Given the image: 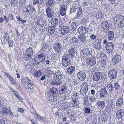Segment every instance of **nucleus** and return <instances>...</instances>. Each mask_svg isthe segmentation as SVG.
<instances>
[{"mask_svg":"<svg viewBox=\"0 0 124 124\" xmlns=\"http://www.w3.org/2000/svg\"><path fill=\"white\" fill-rule=\"evenodd\" d=\"M39 54L36 55L34 58L35 62L38 64H39L41 62H44L45 61V54H46L45 51H42V50H40L38 52Z\"/></svg>","mask_w":124,"mask_h":124,"instance_id":"f257e3e1","label":"nucleus"},{"mask_svg":"<svg viewBox=\"0 0 124 124\" xmlns=\"http://www.w3.org/2000/svg\"><path fill=\"white\" fill-rule=\"evenodd\" d=\"M113 20L116 26L120 27H123L124 26V18L122 15H117L114 17Z\"/></svg>","mask_w":124,"mask_h":124,"instance_id":"f03ea898","label":"nucleus"},{"mask_svg":"<svg viewBox=\"0 0 124 124\" xmlns=\"http://www.w3.org/2000/svg\"><path fill=\"white\" fill-rule=\"evenodd\" d=\"M70 13H77V15L75 17V18H78L80 16L82 13V9L80 7L77 6V5H75L72 6L70 9Z\"/></svg>","mask_w":124,"mask_h":124,"instance_id":"7ed1b4c3","label":"nucleus"},{"mask_svg":"<svg viewBox=\"0 0 124 124\" xmlns=\"http://www.w3.org/2000/svg\"><path fill=\"white\" fill-rule=\"evenodd\" d=\"M23 83V85L24 87L26 89H28L29 91H31L33 89V85L31 82V80L28 77L23 78L22 80Z\"/></svg>","mask_w":124,"mask_h":124,"instance_id":"20e7f679","label":"nucleus"},{"mask_svg":"<svg viewBox=\"0 0 124 124\" xmlns=\"http://www.w3.org/2000/svg\"><path fill=\"white\" fill-rule=\"evenodd\" d=\"M63 77L62 74L60 71L59 70L56 71L53 75V78L54 79H57V80L62 82V81H61V80L62 79Z\"/></svg>","mask_w":124,"mask_h":124,"instance_id":"39448f33","label":"nucleus"},{"mask_svg":"<svg viewBox=\"0 0 124 124\" xmlns=\"http://www.w3.org/2000/svg\"><path fill=\"white\" fill-rule=\"evenodd\" d=\"M47 16H45L41 19L38 20L36 23V25L38 26H40L41 27L44 26L46 21V19H47Z\"/></svg>","mask_w":124,"mask_h":124,"instance_id":"423d86ee","label":"nucleus"},{"mask_svg":"<svg viewBox=\"0 0 124 124\" xmlns=\"http://www.w3.org/2000/svg\"><path fill=\"white\" fill-rule=\"evenodd\" d=\"M108 24L107 22L105 21H102L101 25V31L103 32L106 33L109 30L108 28Z\"/></svg>","mask_w":124,"mask_h":124,"instance_id":"0eeeda50","label":"nucleus"},{"mask_svg":"<svg viewBox=\"0 0 124 124\" xmlns=\"http://www.w3.org/2000/svg\"><path fill=\"white\" fill-rule=\"evenodd\" d=\"M77 76L78 79L81 81H84L86 77L85 73L82 71L77 73Z\"/></svg>","mask_w":124,"mask_h":124,"instance_id":"6e6552de","label":"nucleus"},{"mask_svg":"<svg viewBox=\"0 0 124 124\" xmlns=\"http://www.w3.org/2000/svg\"><path fill=\"white\" fill-rule=\"evenodd\" d=\"M108 75L110 79H113L116 78L117 76V73L115 70H112L109 71Z\"/></svg>","mask_w":124,"mask_h":124,"instance_id":"1a4fd4ad","label":"nucleus"},{"mask_svg":"<svg viewBox=\"0 0 124 124\" xmlns=\"http://www.w3.org/2000/svg\"><path fill=\"white\" fill-rule=\"evenodd\" d=\"M62 47L61 43L56 42L54 44L53 48L56 52L59 53L62 49Z\"/></svg>","mask_w":124,"mask_h":124,"instance_id":"9d476101","label":"nucleus"},{"mask_svg":"<svg viewBox=\"0 0 124 124\" xmlns=\"http://www.w3.org/2000/svg\"><path fill=\"white\" fill-rule=\"evenodd\" d=\"M78 30L79 34L81 35L85 34L88 31V30L87 28L83 26L79 27Z\"/></svg>","mask_w":124,"mask_h":124,"instance_id":"9b49d317","label":"nucleus"},{"mask_svg":"<svg viewBox=\"0 0 124 124\" xmlns=\"http://www.w3.org/2000/svg\"><path fill=\"white\" fill-rule=\"evenodd\" d=\"M93 44L94 49L100 51L101 47L100 40L97 39L94 42Z\"/></svg>","mask_w":124,"mask_h":124,"instance_id":"f8f14e48","label":"nucleus"},{"mask_svg":"<svg viewBox=\"0 0 124 124\" xmlns=\"http://www.w3.org/2000/svg\"><path fill=\"white\" fill-rule=\"evenodd\" d=\"M78 41L77 38L75 37H72L69 42V44L72 46H76L78 43Z\"/></svg>","mask_w":124,"mask_h":124,"instance_id":"ddd939ff","label":"nucleus"},{"mask_svg":"<svg viewBox=\"0 0 124 124\" xmlns=\"http://www.w3.org/2000/svg\"><path fill=\"white\" fill-rule=\"evenodd\" d=\"M86 62L90 66L94 65L96 63L95 59L94 57H91L87 58L86 60Z\"/></svg>","mask_w":124,"mask_h":124,"instance_id":"4468645a","label":"nucleus"},{"mask_svg":"<svg viewBox=\"0 0 124 124\" xmlns=\"http://www.w3.org/2000/svg\"><path fill=\"white\" fill-rule=\"evenodd\" d=\"M102 74L99 72H96L94 74L93 76V80L97 81L102 79Z\"/></svg>","mask_w":124,"mask_h":124,"instance_id":"2eb2a0df","label":"nucleus"},{"mask_svg":"<svg viewBox=\"0 0 124 124\" xmlns=\"http://www.w3.org/2000/svg\"><path fill=\"white\" fill-rule=\"evenodd\" d=\"M124 115V110L121 109L118 110L116 114L117 118L118 119H121L123 117Z\"/></svg>","mask_w":124,"mask_h":124,"instance_id":"dca6fc26","label":"nucleus"},{"mask_svg":"<svg viewBox=\"0 0 124 124\" xmlns=\"http://www.w3.org/2000/svg\"><path fill=\"white\" fill-rule=\"evenodd\" d=\"M61 31L62 34H66L69 32L70 31L69 27L67 26H63L61 28Z\"/></svg>","mask_w":124,"mask_h":124,"instance_id":"f3484780","label":"nucleus"},{"mask_svg":"<svg viewBox=\"0 0 124 124\" xmlns=\"http://www.w3.org/2000/svg\"><path fill=\"white\" fill-rule=\"evenodd\" d=\"M47 15L49 18H52L53 16V13L52 9L48 7L46 9V11Z\"/></svg>","mask_w":124,"mask_h":124,"instance_id":"a211bd4d","label":"nucleus"},{"mask_svg":"<svg viewBox=\"0 0 124 124\" xmlns=\"http://www.w3.org/2000/svg\"><path fill=\"white\" fill-rule=\"evenodd\" d=\"M67 90L68 88L66 85H62L60 88L59 94L60 95L63 94Z\"/></svg>","mask_w":124,"mask_h":124,"instance_id":"6ab92c4d","label":"nucleus"},{"mask_svg":"<svg viewBox=\"0 0 124 124\" xmlns=\"http://www.w3.org/2000/svg\"><path fill=\"white\" fill-rule=\"evenodd\" d=\"M114 33L112 31L108 32L107 35V38L108 40H112L114 38Z\"/></svg>","mask_w":124,"mask_h":124,"instance_id":"aec40b11","label":"nucleus"},{"mask_svg":"<svg viewBox=\"0 0 124 124\" xmlns=\"http://www.w3.org/2000/svg\"><path fill=\"white\" fill-rule=\"evenodd\" d=\"M121 56L119 55L116 54L115 55L112 59L114 63L116 64L119 62L121 60Z\"/></svg>","mask_w":124,"mask_h":124,"instance_id":"412c9836","label":"nucleus"},{"mask_svg":"<svg viewBox=\"0 0 124 124\" xmlns=\"http://www.w3.org/2000/svg\"><path fill=\"white\" fill-rule=\"evenodd\" d=\"M26 52L28 57H32L33 54V50L31 47H30L28 48L26 51Z\"/></svg>","mask_w":124,"mask_h":124,"instance_id":"4be33fe9","label":"nucleus"},{"mask_svg":"<svg viewBox=\"0 0 124 124\" xmlns=\"http://www.w3.org/2000/svg\"><path fill=\"white\" fill-rule=\"evenodd\" d=\"M92 50L91 48H85L84 49L83 52L85 55L88 56L92 53Z\"/></svg>","mask_w":124,"mask_h":124,"instance_id":"5701e85b","label":"nucleus"},{"mask_svg":"<svg viewBox=\"0 0 124 124\" xmlns=\"http://www.w3.org/2000/svg\"><path fill=\"white\" fill-rule=\"evenodd\" d=\"M51 95L53 96L55 95H57L58 94V91L57 89L55 87L52 88L50 91Z\"/></svg>","mask_w":124,"mask_h":124,"instance_id":"b1692460","label":"nucleus"},{"mask_svg":"<svg viewBox=\"0 0 124 124\" xmlns=\"http://www.w3.org/2000/svg\"><path fill=\"white\" fill-rule=\"evenodd\" d=\"M107 90L105 88L101 89L100 92V95L101 98H103L106 96L107 93Z\"/></svg>","mask_w":124,"mask_h":124,"instance_id":"393cba45","label":"nucleus"},{"mask_svg":"<svg viewBox=\"0 0 124 124\" xmlns=\"http://www.w3.org/2000/svg\"><path fill=\"white\" fill-rule=\"evenodd\" d=\"M75 70V67L74 66H70L69 67L67 68V72L68 73L71 75L72 74L73 72Z\"/></svg>","mask_w":124,"mask_h":124,"instance_id":"a878e982","label":"nucleus"},{"mask_svg":"<svg viewBox=\"0 0 124 124\" xmlns=\"http://www.w3.org/2000/svg\"><path fill=\"white\" fill-rule=\"evenodd\" d=\"M42 73L41 69H39L38 71L35 70L34 72L33 75L35 77H40Z\"/></svg>","mask_w":124,"mask_h":124,"instance_id":"bb28decb","label":"nucleus"},{"mask_svg":"<svg viewBox=\"0 0 124 124\" xmlns=\"http://www.w3.org/2000/svg\"><path fill=\"white\" fill-rule=\"evenodd\" d=\"M97 104L98 105V108L100 107L102 109L105 106V103L103 101L99 100L96 102Z\"/></svg>","mask_w":124,"mask_h":124,"instance_id":"cd10ccee","label":"nucleus"},{"mask_svg":"<svg viewBox=\"0 0 124 124\" xmlns=\"http://www.w3.org/2000/svg\"><path fill=\"white\" fill-rule=\"evenodd\" d=\"M78 25V24L76 22H72L70 26L71 31H74L76 29Z\"/></svg>","mask_w":124,"mask_h":124,"instance_id":"c85d7f7f","label":"nucleus"},{"mask_svg":"<svg viewBox=\"0 0 124 124\" xmlns=\"http://www.w3.org/2000/svg\"><path fill=\"white\" fill-rule=\"evenodd\" d=\"M34 116L35 119L39 121L41 120L42 121L43 118L41 117L38 113L36 112L34 113Z\"/></svg>","mask_w":124,"mask_h":124,"instance_id":"c756f323","label":"nucleus"},{"mask_svg":"<svg viewBox=\"0 0 124 124\" xmlns=\"http://www.w3.org/2000/svg\"><path fill=\"white\" fill-rule=\"evenodd\" d=\"M55 27L53 26H50L48 29V33L51 34H53L55 32Z\"/></svg>","mask_w":124,"mask_h":124,"instance_id":"7c9ffc66","label":"nucleus"},{"mask_svg":"<svg viewBox=\"0 0 124 124\" xmlns=\"http://www.w3.org/2000/svg\"><path fill=\"white\" fill-rule=\"evenodd\" d=\"M123 100L121 98H120L117 100L116 103V106L120 107L123 105Z\"/></svg>","mask_w":124,"mask_h":124,"instance_id":"2f4dec72","label":"nucleus"},{"mask_svg":"<svg viewBox=\"0 0 124 124\" xmlns=\"http://www.w3.org/2000/svg\"><path fill=\"white\" fill-rule=\"evenodd\" d=\"M12 92L13 93V95L16 96L21 102H22L23 101V100L21 97L19 95L18 93L15 90Z\"/></svg>","mask_w":124,"mask_h":124,"instance_id":"473e14b6","label":"nucleus"},{"mask_svg":"<svg viewBox=\"0 0 124 124\" xmlns=\"http://www.w3.org/2000/svg\"><path fill=\"white\" fill-rule=\"evenodd\" d=\"M76 52V50L74 48H71L69 50V54L71 56H74Z\"/></svg>","mask_w":124,"mask_h":124,"instance_id":"72a5a7b5","label":"nucleus"},{"mask_svg":"<svg viewBox=\"0 0 124 124\" xmlns=\"http://www.w3.org/2000/svg\"><path fill=\"white\" fill-rule=\"evenodd\" d=\"M70 61V58L69 55L67 54H64L62 56V61Z\"/></svg>","mask_w":124,"mask_h":124,"instance_id":"f704fd0d","label":"nucleus"},{"mask_svg":"<svg viewBox=\"0 0 124 124\" xmlns=\"http://www.w3.org/2000/svg\"><path fill=\"white\" fill-rule=\"evenodd\" d=\"M51 24L53 25H56L58 23V20L57 18H53L51 20Z\"/></svg>","mask_w":124,"mask_h":124,"instance_id":"c9c22d12","label":"nucleus"},{"mask_svg":"<svg viewBox=\"0 0 124 124\" xmlns=\"http://www.w3.org/2000/svg\"><path fill=\"white\" fill-rule=\"evenodd\" d=\"M62 83L61 81H60L58 80H57L56 79H54V80L51 82V84L53 85H60L62 84Z\"/></svg>","mask_w":124,"mask_h":124,"instance_id":"e433bc0d","label":"nucleus"},{"mask_svg":"<svg viewBox=\"0 0 124 124\" xmlns=\"http://www.w3.org/2000/svg\"><path fill=\"white\" fill-rule=\"evenodd\" d=\"M89 102L87 96L85 95L84 97L83 105L86 106L89 105Z\"/></svg>","mask_w":124,"mask_h":124,"instance_id":"4c0bfd02","label":"nucleus"},{"mask_svg":"<svg viewBox=\"0 0 124 124\" xmlns=\"http://www.w3.org/2000/svg\"><path fill=\"white\" fill-rule=\"evenodd\" d=\"M105 49L106 52L108 54L112 53L113 51L114 48L112 47H105Z\"/></svg>","mask_w":124,"mask_h":124,"instance_id":"58836bf2","label":"nucleus"},{"mask_svg":"<svg viewBox=\"0 0 124 124\" xmlns=\"http://www.w3.org/2000/svg\"><path fill=\"white\" fill-rule=\"evenodd\" d=\"M25 9H26V12H28L30 14L32 13L33 12L32 7L30 5L28 6Z\"/></svg>","mask_w":124,"mask_h":124,"instance_id":"ea45409f","label":"nucleus"},{"mask_svg":"<svg viewBox=\"0 0 124 124\" xmlns=\"http://www.w3.org/2000/svg\"><path fill=\"white\" fill-rule=\"evenodd\" d=\"M106 87L105 88H106V90H108L109 92H111L113 88V86L112 84H108L107 85Z\"/></svg>","mask_w":124,"mask_h":124,"instance_id":"a19ab883","label":"nucleus"},{"mask_svg":"<svg viewBox=\"0 0 124 124\" xmlns=\"http://www.w3.org/2000/svg\"><path fill=\"white\" fill-rule=\"evenodd\" d=\"M66 8L63 7H62L60 11L61 15L62 16H64L66 15Z\"/></svg>","mask_w":124,"mask_h":124,"instance_id":"79ce46f5","label":"nucleus"},{"mask_svg":"<svg viewBox=\"0 0 124 124\" xmlns=\"http://www.w3.org/2000/svg\"><path fill=\"white\" fill-rule=\"evenodd\" d=\"M70 61H62V63L64 67H67L68 66L70 63Z\"/></svg>","mask_w":124,"mask_h":124,"instance_id":"37998d69","label":"nucleus"},{"mask_svg":"<svg viewBox=\"0 0 124 124\" xmlns=\"http://www.w3.org/2000/svg\"><path fill=\"white\" fill-rule=\"evenodd\" d=\"M10 108H6V107H3L2 108V113L6 114H8L9 110Z\"/></svg>","mask_w":124,"mask_h":124,"instance_id":"c03bdc74","label":"nucleus"},{"mask_svg":"<svg viewBox=\"0 0 124 124\" xmlns=\"http://www.w3.org/2000/svg\"><path fill=\"white\" fill-rule=\"evenodd\" d=\"M80 41V42L83 43L86 40L85 36L83 35H80L78 36Z\"/></svg>","mask_w":124,"mask_h":124,"instance_id":"a18cd8bd","label":"nucleus"},{"mask_svg":"<svg viewBox=\"0 0 124 124\" xmlns=\"http://www.w3.org/2000/svg\"><path fill=\"white\" fill-rule=\"evenodd\" d=\"M88 86L87 84L85 82L83 83L81 85V89L88 90Z\"/></svg>","mask_w":124,"mask_h":124,"instance_id":"49530a36","label":"nucleus"},{"mask_svg":"<svg viewBox=\"0 0 124 124\" xmlns=\"http://www.w3.org/2000/svg\"><path fill=\"white\" fill-rule=\"evenodd\" d=\"M96 14V16L98 19H101L103 16V14L101 12L97 11Z\"/></svg>","mask_w":124,"mask_h":124,"instance_id":"de8ad7c7","label":"nucleus"},{"mask_svg":"<svg viewBox=\"0 0 124 124\" xmlns=\"http://www.w3.org/2000/svg\"><path fill=\"white\" fill-rule=\"evenodd\" d=\"M95 98L94 96L92 95L90 96L89 98V100L90 101L91 103L95 102L96 101Z\"/></svg>","mask_w":124,"mask_h":124,"instance_id":"09e8293b","label":"nucleus"},{"mask_svg":"<svg viewBox=\"0 0 124 124\" xmlns=\"http://www.w3.org/2000/svg\"><path fill=\"white\" fill-rule=\"evenodd\" d=\"M100 56L101 59H103V60L106 61L107 56L104 53H101L100 54Z\"/></svg>","mask_w":124,"mask_h":124,"instance_id":"8fccbe9b","label":"nucleus"},{"mask_svg":"<svg viewBox=\"0 0 124 124\" xmlns=\"http://www.w3.org/2000/svg\"><path fill=\"white\" fill-rule=\"evenodd\" d=\"M9 78L12 83L16 85L17 83L16 82L15 80L12 76H11Z\"/></svg>","mask_w":124,"mask_h":124,"instance_id":"3c124183","label":"nucleus"},{"mask_svg":"<svg viewBox=\"0 0 124 124\" xmlns=\"http://www.w3.org/2000/svg\"><path fill=\"white\" fill-rule=\"evenodd\" d=\"M76 98H74V103L73 104L74 106L73 107L75 108H76L78 107L79 105V103L77 102V101L76 99Z\"/></svg>","mask_w":124,"mask_h":124,"instance_id":"603ef678","label":"nucleus"},{"mask_svg":"<svg viewBox=\"0 0 124 124\" xmlns=\"http://www.w3.org/2000/svg\"><path fill=\"white\" fill-rule=\"evenodd\" d=\"M88 91V90L81 89L80 90L81 94L83 95H85Z\"/></svg>","mask_w":124,"mask_h":124,"instance_id":"864d4df0","label":"nucleus"},{"mask_svg":"<svg viewBox=\"0 0 124 124\" xmlns=\"http://www.w3.org/2000/svg\"><path fill=\"white\" fill-rule=\"evenodd\" d=\"M105 47H112L114 48V44H113L112 42H109L107 44Z\"/></svg>","mask_w":124,"mask_h":124,"instance_id":"5fc2aeb1","label":"nucleus"},{"mask_svg":"<svg viewBox=\"0 0 124 124\" xmlns=\"http://www.w3.org/2000/svg\"><path fill=\"white\" fill-rule=\"evenodd\" d=\"M63 109H64L65 110H68L69 109L68 105V104L67 103H66L64 104L63 105Z\"/></svg>","mask_w":124,"mask_h":124,"instance_id":"6e6d98bb","label":"nucleus"},{"mask_svg":"<svg viewBox=\"0 0 124 124\" xmlns=\"http://www.w3.org/2000/svg\"><path fill=\"white\" fill-rule=\"evenodd\" d=\"M54 1L52 0H49L47 3V5L50 6L54 3Z\"/></svg>","mask_w":124,"mask_h":124,"instance_id":"4d7b16f0","label":"nucleus"},{"mask_svg":"<svg viewBox=\"0 0 124 124\" xmlns=\"http://www.w3.org/2000/svg\"><path fill=\"white\" fill-rule=\"evenodd\" d=\"M74 96L73 95L72 96V98L73 99V100L71 101L70 103V106H71V107H73L74 105L73 104L74 103V98H73L74 97Z\"/></svg>","mask_w":124,"mask_h":124,"instance_id":"13d9d810","label":"nucleus"},{"mask_svg":"<svg viewBox=\"0 0 124 124\" xmlns=\"http://www.w3.org/2000/svg\"><path fill=\"white\" fill-rule=\"evenodd\" d=\"M48 46V45L47 44H44L43 46L42 49L41 50H42V51H45V50L47 49V48Z\"/></svg>","mask_w":124,"mask_h":124,"instance_id":"bf43d9fd","label":"nucleus"},{"mask_svg":"<svg viewBox=\"0 0 124 124\" xmlns=\"http://www.w3.org/2000/svg\"><path fill=\"white\" fill-rule=\"evenodd\" d=\"M105 61L103 60L100 62V66L101 67H104L106 65Z\"/></svg>","mask_w":124,"mask_h":124,"instance_id":"052dcab7","label":"nucleus"},{"mask_svg":"<svg viewBox=\"0 0 124 124\" xmlns=\"http://www.w3.org/2000/svg\"><path fill=\"white\" fill-rule=\"evenodd\" d=\"M85 112L86 114H88L90 112V109L88 108H85L84 109Z\"/></svg>","mask_w":124,"mask_h":124,"instance_id":"680f3d73","label":"nucleus"},{"mask_svg":"<svg viewBox=\"0 0 124 124\" xmlns=\"http://www.w3.org/2000/svg\"><path fill=\"white\" fill-rule=\"evenodd\" d=\"M17 111L20 113H24V111H25L26 110L22 108H18Z\"/></svg>","mask_w":124,"mask_h":124,"instance_id":"e2e57ef3","label":"nucleus"},{"mask_svg":"<svg viewBox=\"0 0 124 124\" xmlns=\"http://www.w3.org/2000/svg\"><path fill=\"white\" fill-rule=\"evenodd\" d=\"M120 87L119 85L117 83H116L114 85V87L116 90H118Z\"/></svg>","mask_w":124,"mask_h":124,"instance_id":"0e129e2a","label":"nucleus"},{"mask_svg":"<svg viewBox=\"0 0 124 124\" xmlns=\"http://www.w3.org/2000/svg\"><path fill=\"white\" fill-rule=\"evenodd\" d=\"M70 81L69 82V83L70 84L72 85L75 84V79L72 78L71 79H70Z\"/></svg>","mask_w":124,"mask_h":124,"instance_id":"69168bd1","label":"nucleus"},{"mask_svg":"<svg viewBox=\"0 0 124 124\" xmlns=\"http://www.w3.org/2000/svg\"><path fill=\"white\" fill-rule=\"evenodd\" d=\"M69 95L68 93H65V94L63 96L64 99L66 100L68 99L69 98Z\"/></svg>","mask_w":124,"mask_h":124,"instance_id":"338daca9","label":"nucleus"},{"mask_svg":"<svg viewBox=\"0 0 124 124\" xmlns=\"http://www.w3.org/2000/svg\"><path fill=\"white\" fill-rule=\"evenodd\" d=\"M8 40L7 39H6L3 37V38H2V42L3 44H5L7 43L8 42Z\"/></svg>","mask_w":124,"mask_h":124,"instance_id":"774afa93","label":"nucleus"}]
</instances>
